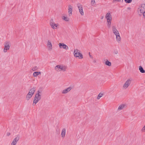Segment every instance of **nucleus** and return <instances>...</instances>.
<instances>
[{
	"label": "nucleus",
	"mask_w": 145,
	"mask_h": 145,
	"mask_svg": "<svg viewBox=\"0 0 145 145\" xmlns=\"http://www.w3.org/2000/svg\"><path fill=\"white\" fill-rule=\"evenodd\" d=\"M72 88L69 87L66 89H63L62 91V93L63 94H65L67 93L72 89Z\"/></svg>",
	"instance_id": "nucleus-16"
},
{
	"label": "nucleus",
	"mask_w": 145,
	"mask_h": 145,
	"mask_svg": "<svg viewBox=\"0 0 145 145\" xmlns=\"http://www.w3.org/2000/svg\"><path fill=\"white\" fill-rule=\"evenodd\" d=\"M62 18L63 20L66 22L69 21V18L66 15L62 16Z\"/></svg>",
	"instance_id": "nucleus-20"
},
{
	"label": "nucleus",
	"mask_w": 145,
	"mask_h": 145,
	"mask_svg": "<svg viewBox=\"0 0 145 145\" xmlns=\"http://www.w3.org/2000/svg\"><path fill=\"white\" fill-rule=\"evenodd\" d=\"M105 18L106 20H112L111 13L110 12H108L106 13L105 16Z\"/></svg>",
	"instance_id": "nucleus-8"
},
{
	"label": "nucleus",
	"mask_w": 145,
	"mask_h": 145,
	"mask_svg": "<svg viewBox=\"0 0 145 145\" xmlns=\"http://www.w3.org/2000/svg\"><path fill=\"white\" fill-rule=\"evenodd\" d=\"M35 89V87H33L29 90V92L26 95V100H28L32 97L34 93Z\"/></svg>",
	"instance_id": "nucleus-3"
},
{
	"label": "nucleus",
	"mask_w": 145,
	"mask_h": 145,
	"mask_svg": "<svg viewBox=\"0 0 145 145\" xmlns=\"http://www.w3.org/2000/svg\"><path fill=\"white\" fill-rule=\"evenodd\" d=\"M72 6L71 5H68V13L69 15V16H71L72 15Z\"/></svg>",
	"instance_id": "nucleus-15"
},
{
	"label": "nucleus",
	"mask_w": 145,
	"mask_h": 145,
	"mask_svg": "<svg viewBox=\"0 0 145 145\" xmlns=\"http://www.w3.org/2000/svg\"><path fill=\"white\" fill-rule=\"evenodd\" d=\"M41 74V72H33V76L34 77H37L39 74Z\"/></svg>",
	"instance_id": "nucleus-22"
},
{
	"label": "nucleus",
	"mask_w": 145,
	"mask_h": 145,
	"mask_svg": "<svg viewBox=\"0 0 145 145\" xmlns=\"http://www.w3.org/2000/svg\"><path fill=\"white\" fill-rule=\"evenodd\" d=\"M105 63L106 65L109 66H110L111 65V62L109 61L108 60H106L105 61Z\"/></svg>",
	"instance_id": "nucleus-23"
},
{
	"label": "nucleus",
	"mask_w": 145,
	"mask_h": 145,
	"mask_svg": "<svg viewBox=\"0 0 145 145\" xmlns=\"http://www.w3.org/2000/svg\"><path fill=\"white\" fill-rule=\"evenodd\" d=\"M73 54L74 57L76 58H78L79 59H81L83 58L82 54L80 52V51L78 49L74 50Z\"/></svg>",
	"instance_id": "nucleus-4"
},
{
	"label": "nucleus",
	"mask_w": 145,
	"mask_h": 145,
	"mask_svg": "<svg viewBox=\"0 0 145 145\" xmlns=\"http://www.w3.org/2000/svg\"><path fill=\"white\" fill-rule=\"evenodd\" d=\"M89 56L90 57H91L92 58H93V57L92 56H91V55H90V53H89Z\"/></svg>",
	"instance_id": "nucleus-32"
},
{
	"label": "nucleus",
	"mask_w": 145,
	"mask_h": 145,
	"mask_svg": "<svg viewBox=\"0 0 145 145\" xmlns=\"http://www.w3.org/2000/svg\"><path fill=\"white\" fill-rule=\"evenodd\" d=\"M50 25L51 27L54 29H57L59 27V24L58 23H56L53 21L50 22Z\"/></svg>",
	"instance_id": "nucleus-6"
},
{
	"label": "nucleus",
	"mask_w": 145,
	"mask_h": 145,
	"mask_svg": "<svg viewBox=\"0 0 145 145\" xmlns=\"http://www.w3.org/2000/svg\"><path fill=\"white\" fill-rule=\"evenodd\" d=\"M54 69L56 72H58L61 71L64 72L67 71V67L63 64H60L56 66L54 68Z\"/></svg>",
	"instance_id": "nucleus-1"
},
{
	"label": "nucleus",
	"mask_w": 145,
	"mask_h": 145,
	"mask_svg": "<svg viewBox=\"0 0 145 145\" xmlns=\"http://www.w3.org/2000/svg\"><path fill=\"white\" fill-rule=\"evenodd\" d=\"M142 15H143L144 18H145V11L142 12V13L140 14L139 15L141 16Z\"/></svg>",
	"instance_id": "nucleus-29"
},
{
	"label": "nucleus",
	"mask_w": 145,
	"mask_h": 145,
	"mask_svg": "<svg viewBox=\"0 0 145 145\" xmlns=\"http://www.w3.org/2000/svg\"><path fill=\"white\" fill-rule=\"evenodd\" d=\"M125 105L124 104L120 105L118 108V111H119L125 108Z\"/></svg>",
	"instance_id": "nucleus-19"
},
{
	"label": "nucleus",
	"mask_w": 145,
	"mask_h": 145,
	"mask_svg": "<svg viewBox=\"0 0 145 145\" xmlns=\"http://www.w3.org/2000/svg\"><path fill=\"white\" fill-rule=\"evenodd\" d=\"M40 92L38 91L37 93L35 95V98L33 101V106L35 105V104L37 103L41 99Z\"/></svg>",
	"instance_id": "nucleus-2"
},
{
	"label": "nucleus",
	"mask_w": 145,
	"mask_h": 145,
	"mask_svg": "<svg viewBox=\"0 0 145 145\" xmlns=\"http://www.w3.org/2000/svg\"><path fill=\"white\" fill-rule=\"evenodd\" d=\"M77 7L78 8L79 12L80 14L82 16H84V13L82 5L81 4H78L77 5Z\"/></svg>",
	"instance_id": "nucleus-10"
},
{
	"label": "nucleus",
	"mask_w": 145,
	"mask_h": 145,
	"mask_svg": "<svg viewBox=\"0 0 145 145\" xmlns=\"http://www.w3.org/2000/svg\"><path fill=\"white\" fill-rule=\"evenodd\" d=\"M131 82L130 79H128L125 82L123 86V88L125 89L127 88L130 85Z\"/></svg>",
	"instance_id": "nucleus-13"
},
{
	"label": "nucleus",
	"mask_w": 145,
	"mask_h": 145,
	"mask_svg": "<svg viewBox=\"0 0 145 145\" xmlns=\"http://www.w3.org/2000/svg\"><path fill=\"white\" fill-rule=\"evenodd\" d=\"M66 130L65 128H63L62 131L61 133V137L63 138L65 137L66 135Z\"/></svg>",
	"instance_id": "nucleus-17"
},
{
	"label": "nucleus",
	"mask_w": 145,
	"mask_h": 145,
	"mask_svg": "<svg viewBox=\"0 0 145 145\" xmlns=\"http://www.w3.org/2000/svg\"><path fill=\"white\" fill-rule=\"evenodd\" d=\"M116 40L117 42L119 43L120 42L121 40V38L120 35V34L116 35Z\"/></svg>",
	"instance_id": "nucleus-21"
},
{
	"label": "nucleus",
	"mask_w": 145,
	"mask_h": 145,
	"mask_svg": "<svg viewBox=\"0 0 145 145\" xmlns=\"http://www.w3.org/2000/svg\"><path fill=\"white\" fill-rule=\"evenodd\" d=\"M7 136H8L9 135V133H7Z\"/></svg>",
	"instance_id": "nucleus-33"
},
{
	"label": "nucleus",
	"mask_w": 145,
	"mask_h": 145,
	"mask_svg": "<svg viewBox=\"0 0 145 145\" xmlns=\"http://www.w3.org/2000/svg\"><path fill=\"white\" fill-rule=\"evenodd\" d=\"M103 94L100 93L98 95L97 97V99H99L100 98L103 96Z\"/></svg>",
	"instance_id": "nucleus-26"
},
{
	"label": "nucleus",
	"mask_w": 145,
	"mask_h": 145,
	"mask_svg": "<svg viewBox=\"0 0 145 145\" xmlns=\"http://www.w3.org/2000/svg\"><path fill=\"white\" fill-rule=\"evenodd\" d=\"M112 20H106V24L107 27L108 28L111 27Z\"/></svg>",
	"instance_id": "nucleus-18"
},
{
	"label": "nucleus",
	"mask_w": 145,
	"mask_h": 145,
	"mask_svg": "<svg viewBox=\"0 0 145 145\" xmlns=\"http://www.w3.org/2000/svg\"><path fill=\"white\" fill-rule=\"evenodd\" d=\"M145 11V5L144 4H142L138 7V14L140 15Z\"/></svg>",
	"instance_id": "nucleus-5"
},
{
	"label": "nucleus",
	"mask_w": 145,
	"mask_h": 145,
	"mask_svg": "<svg viewBox=\"0 0 145 145\" xmlns=\"http://www.w3.org/2000/svg\"><path fill=\"white\" fill-rule=\"evenodd\" d=\"M4 47L3 52L5 53L7 52V50H9V42H7L5 43L4 44Z\"/></svg>",
	"instance_id": "nucleus-14"
},
{
	"label": "nucleus",
	"mask_w": 145,
	"mask_h": 145,
	"mask_svg": "<svg viewBox=\"0 0 145 145\" xmlns=\"http://www.w3.org/2000/svg\"><path fill=\"white\" fill-rule=\"evenodd\" d=\"M141 131L142 132H145V125L142 129Z\"/></svg>",
	"instance_id": "nucleus-30"
},
{
	"label": "nucleus",
	"mask_w": 145,
	"mask_h": 145,
	"mask_svg": "<svg viewBox=\"0 0 145 145\" xmlns=\"http://www.w3.org/2000/svg\"><path fill=\"white\" fill-rule=\"evenodd\" d=\"M47 47L48 51H50L52 49V46L51 41L50 40L47 41Z\"/></svg>",
	"instance_id": "nucleus-9"
},
{
	"label": "nucleus",
	"mask_w": 145,
	"mask_h": 145,
	"mask_svg": "<svg viewBox=\"0 0 145 145\" xmlns=\"http://www.w3.org/2000/svg\"><path fill=\"white\" fill-rule=\"evenodd\" d=\"M123 0H113V2H122Z\"/></svg>",
	"instance_id": "nucleus-27"
},
{
	"label": "nucleus",
	"mask_w": 145,
	"mask_h": 145,
	"mask_svg": "<svg viewBox=\"0 0 145 145\" xmlns=\"http://www.w3.org/2000/svg\"><path fill=\"white\" fill-rule=\"evenodd\" d=\"M125 1L127 3H130L131 2L132 0H125Z\"/></svg>",
	"instance_id": "nucleus-28"
},
{
	"label": "nucleus",
	"mask_w": 145,
	"mask_h": 145,
	"mask_svg": "<svg viewBox=\"0 0 145 145\" xmlns=\"http://www.w3.org/2000/svg\"><path fill=\"white\" fill-rule=\"evenodd\" d=\"M59 45L60 48H63L65 50H68L69 48L68 46L63 43H59Z\"/></svg>",
	"instance_id": "nucleus-11"
},
{
	"label": "nucleus",
	"mask_w": 145,
	"mask_h": 145,
	"mask_svg": "<svg viewBox=\"0 0 145 145\" xmlns=\"http://www.w3.org/2000/svg\"><path fill=\"white\" fill-rule=\"evenodd\" d=\"M139 69L140 71V72L142 73H145V71L144 70L142 67L141 66H140L139 67Z\"/></svg>",
	"instance_id": "nucleus-24"
},
{
	"label": "nucleus",
	"mask_w": 145,
	"mask_h": 145,
	"mask_svg": "<svg viewBox=\"0 0 145 145\" xmlns=\"http://www.w3.org/2000/svg\"><path fill=\"white\" fill-rule=\"evenodd\" d=\"M91 4L92 6H95V0H91Z\"/></svg>",
	"instance_id": "nucleus-25"
},
{
	"label": "nucleus",
	"mask_w": 145,
	"mask_h": 145,
	"mask_svg": "<svg viewBox=\"0 0 145 145\" xmlns=\"http://www.w3.org/2000/svg\"><path fill=\"white\" fill-rule=\"evenodd\" d=\"M20 139V137L18 136H16L15 138L13 139L11 145H16L17 142Z\"/></svg>",
	"instance_id": "nucleus-12"
},
{
	"label": "nucleus",
	"mask_w": 145,
	"mask_h": 145,
	"mask_svg": "<svg viewBox=\"0 0 145 145\" xmlns=\"http://www.w3.org/2000/svg\"><path fill=\"white\" fill-rule=\"evenodd\" d=\"M93 62L94 63H96L97 62V61L95 59H94L93 60Z\"/></svg>",
	"instance_id": "nucleus-31"
},
{
	"label": "nucleus",
	"mask_w": 145,
	"mask_h": 145,
	"mask_svg": "<svg viewBox=\"0 0 145 145\" xmlns=\"http://www.w3.org/2000/svg\"><path fill=\"white\" fill-rule=\"evenodd\" d=\"M112 29L113 34L116 36L120 34L119 31L117 29L116 26L115 25H112Z\"/></svg>",
	"instance_id": "nucleus-7"
}]
</instances>
